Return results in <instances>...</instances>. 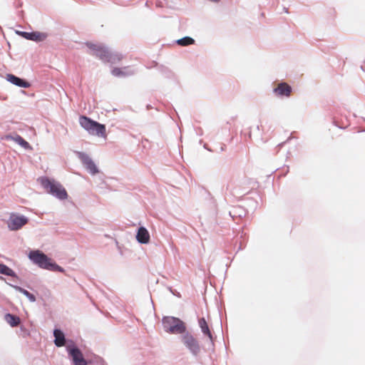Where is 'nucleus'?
<instances>
[{"label": "nucleus", "mask_w": 365, "mask_h": 365, "mask_svg": "<svg viewBox=\"0 0 365 365\" xmlns=\"http://www.w3.org/2000/svg\"><path fill=\"white\" fill-rule=\"evenodd\" d=\"M19 34H21V36L24 37L25 38L28 40H31L32 32H21Z\"/></svg>", "instance_id": "nucleus-23"}, {"label": "nucleus", "mask_w": 365, "mask_h": 365, "mask_svg": "<svg viewBox=\"0 0 365 365\" xmlns=\"http://www.w3.org/2000/svg\"><path fill=\"white\" fill-rule=\"evenodd\" d=\"M123 58V56L121 53L110 51L106 63H110L112 64L118 63L120 62Z\"/></svg>", "instance_id": "nucleus-17"}, {"label": "nucleus", "mask_w": 365, "mask_h": 365, "mask_svg": "<svg viewBox=\"0 0 365 365\" xmlns=\"http://www.w3.org/2000/svg\"><path fill=\"white\" fill-rule=\"evenodd\" d=\"M29 258L40 267L54 272H63L64 269L56 264L43 252L38 250L31 251L29 255Z\"/></svg>", "instance_id": "nucleus-2"}, {"label": "nucleus", "mask_w": 365, "mask_h": 365, "mask_svg": "<svg viewBox=\"0 0 365 365\" xmlns=\"http://www.w3.org/2000/svg\"><path fill=\"white\" fill-rule=\"evenodd\" d=\"M28 219L16 214H11L8 221V227L11 230H18L27 224Z\"/></svg>", "instance_id": "nucleus-7"}, {"label": "nucleus", "mask_w": 365, "mask_h": 365, "mask_svg": "<svg viewBox=\"0 0 365 365\" xmlns=\"http://www.w3.org/2000/svg\"><path fill=\"white\" fill-rule=\"evenodd\" d=\"M199 326L202 331V333L207 336L209 339L212 341V333L209 329L208 324L205 318H200L198 321Z\"/></svg>", "instance_id": "nucleus-16"}, {"label": "nucleus", "mask_w": 365, "mask_h": 365, "mask_svg": "<svg viewBox=\"0 0 365 365\" xmlns=\"http://www.w3.org/2000/svg\"><path fill=\"white\" fill-rule=\"evenodd\" d=\"M5 138L6 140H11L16 142V143H18L19 145H21L24 149L28 150V149H31V147L29 145V143L27 141H26L19 135H16L15 136H12L11 135H6Z\"/></svg>", "instance_id": "nucleus-13"}, {"label": "nucleus", "mask_w": 365, "mask_h": 365, "mask_svg": "<svg viewBox=\"0 0 365 365\" xmlns=\"http://www.w3.org/2000/svg\"><path fill=\"white\" fill-rule=\"evenodd\" d=\"M150 234L146 228L140 227L136 235V240L141 244H148L150 242Z\"/></svg>", "instance_id": "nucleus-12"}, {"label": "nucleus", "mask_w": 365, "mask_h": 365, "mask_svg": "<svg viewBox=\"0 0 365 365\" xmlns=\"http://www.w3.org/2000/svg\"><path fill=\"white\" fill-rule=\"evenodd\" d=\"M53 336L55 337L54 343L56 346L61 347L65 345L66 340L64 334L61 330L55 329Z\"/></svg>", "instance_id": "nucleus-15"}, {"label": "nucleus", "mask_w": 365, "mask_h": 365, "mask_svg": "<svg viewBox=\"0 0 365 365\" xmlns=\"http://www.w3.org/2000/svg\"><path fill=\"white\" fill-rule=\"evenodd\" d=\"M68 352L72 358L74 365H87V361L84 359L83 354L79 349H68Z\"/></svg>", "instance_id": "nucleus-9"}, {"label": "nucleus", "mask_w": 365, "mask_h": 365, "mask_svg": "<svg viewBox=\"0 0 365 365\" xmlns=\"http://www.w3.org/2000/svg\"><path fill=\"white\" fill-rule=\"evenodd\" d=\"M177 43L178 45L185 46H189V45L193 44L195 43V40L193 38H192L191 37L186 36V37L182 38L180 39H178L177 41Z\"/></svg>", "instance_id": "nucleus-19"}, {"label": "nucleus", "mask_w": 365, "mask_h": 365, "mask_svg": "<svg viewBox=\"0 0 365 365\" xmlns=\"http://www.w3.org/2000/svg\"><path fill=\"white\" fill-rule=\"evenodd\" d=\"M31 40L36 41H41L46 39V34L38 31L32 32Z\"/></svg>", "instance_id": "nucleus-22"}, {"label": "nucleus", "mask_w": 365, "mask_h": 365, "mask_svg": "<svg viewBox=\"0 0 365 365\" xmlns=\"http://www.w3.org/2000/svg\"><path fill=\"white\" fill-rule=\"evenodd\" d=\"M277 96L289 97L292 93V87L287 83H280L274 89Z\"/></svg>", "instance_id": "nucleus-10"}, {"label": "nucleus", "mask_w": 365, "mask_h": 365, "mask_svg": "<svg viewBox=\"0 0 365 365\" xmlns=\"http://www.w3.org/2000/svg\"><path fill=\"white\" fill-rule=\"evenodd\" d=\"M0 273L6 276H14V272L4 264H0Z\"/></svg>", "instance_id": "nucleus-20"}, {"label": "nucleus", "mask_w": 365, "mask_h": 365, "mask_svg": "<svg viewBox=\"0 0 365 365\" xmlns=\"http://www.w3.org/2000/svg\"><path fill=\"white\" fill-rule=\"evenodd\" d=\"M165 330L170 334H183L186 331L185 323L174 317H165L163 319Z\"/></svg>", "instance_id": "nucleus-4"}, {"label": "nucleus", "mask_w": 365, "mask_h": 365, "mask_svg": "<svg viewBox=\"0 0 365 365\" xmlns=\"http://www.w3.org/2000/svg\"><path fill=\"white\" fill-rule=\"evenodd\" d=\"M182 341L186 347L194 354L197 355L200 348L197 339L190 333H185L182 336Z\"/></svg>", "instance_id": "nucleus-6"}, {"label": "nucleus", "mask_w": 365, "mask_h": 365, "mask_svg": "<svg viewBox=\"0 0 365 365\" xmlns=\"http://www.w3.org/2000/svg\"><path fill=\"white\" fill-rule=\"evenodd\" d=\"M78 156L88 172L93 175L98 173L96 165L88 155L83 153H78Z\"/></svg>", "instance_id": "nucleus-8"}, {"label": "nucleus", "mask_w": 365, "mask_h": 365, "mask_svg": "<svg viewBox=\"0 0 365 365\" xmlns=\"http://www.w3.org/2000/svg\"><path fill=\"white\" fill-rule=\"evenodd\" d=\"M210 1H212V2H218L220 1V0H210Z\"/></svg>", "instance_id": "nucleus-24"}, {"label": "nucleus", "mask_w": 365, "mask_h": 365, "mask_svg": "<svg viewBox=\"0 0 365 365\" xmlns=\"http://www.w3.org/2000/svg\"><path fill=\"white\" fill-rule=\"evenodd\" d=\"M15 289L16 290H18L19 292L24 294L29 299L30 302H34L36 301L35 296L33 294L28 292L27 290H26L20 287H15Z\"/></svg>", "instance_id": "nucleus-21"}, {"label": "nucleus", "mask_w": 365, "mask_h": 365, "mask_svg": "<svg viewBox=\"0 0 365 365\" xmlns=\"http://www.w3.org/2000/svg\"><path fill=\"white\" fill-rule=\"evenodd\" d=\"M86 45L89 49H91L92 55L97 56L104 62H107V59L108 58L109 53L110 52V50L101 44L88 42Z\"/></svg>", "instance_id": "nucleus-5"}, {"label": "nucleus", "mask_w": 365, "mask_h": 365, "mask_svg": "<svg viewBox=\"0 0 365 365\" xmlns=\"http://www.w3.org/2000/svg\"><path fill=\"white\" fill-rule=\"evenodd\" d=\"M41 184L48 193L56 196L58 199L65 200L67 198V192L59 182L47 178H43L41 179Z\"/></svg>", "instance_id": "nucleus-3"}, {"label": "nucleus", "mask_w": 365, "mask_h": 365, "mask_svg": "<svg viewBox=\"0 0 365 365\" xmlns=\"http://www.w3.org/2000/svg\"><path fill=\"white\" fill-rule=\"evenodd\" d=\"M111 73L116 77H126L133 75L134 71L129 66L115 67L112 69Z\"/></svg>", "instance_id": "nucleus-11"}, {"label": "nucleus", "mask_w": 365, "mask_h": 365, "mask_svg": "<svg viewBox=\"0 0 365 365\" xmlns=\"http://www.w3.org/2000/svg\"><path fill=\"white\" fill-rule=\"evenodd\" d=\"M79 123L82 128L88 132L89 134L103 138H107L106 128L105 125L93 120L85 115L79 117Z\"/></svg>", "instance_id": "nucleus-1"}, {"label": "nucleus", "mask_w": 365, "mask_h": 365, "mask_svg": "<svg viewBox=\"0 0 365 365\" xmlns=\"http://www.w3.org/2000/svg\"><path fill=\"white\" fill-rule=\"evenodd\" d=\"M7 80L12 83L13 84L18 86L21 88H29L30 86V83L27 81H24L19 77H16L12 74L7 75Z\"/></svg>", "instance_id": "nucleus-14"}, {"label": "nucleus", "mask_w": 365, "mask_h": 365, "mask_svg": "<svg viewBox=\"0 0 365 365\" xmlns=\"http://www.w3.org/2000/svg\"><path fill=\"white\" fill-rule=\"evenodd\" d=\"M5 320L9 324H10L13 327H17L21 322L20 318L19 317L11 314H6L5 315Z\"/></svg>", "instance_id": "nucleus-18"}]
</instances>
